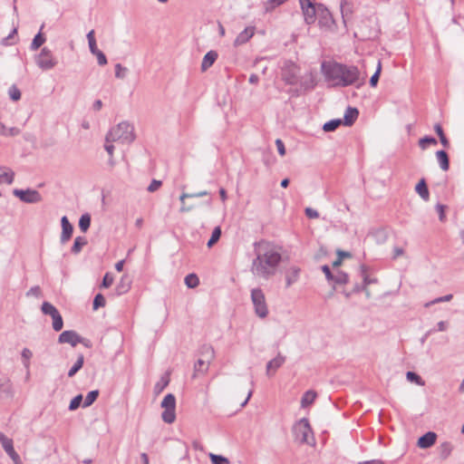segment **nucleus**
Returning a JSON list of instances; mask_svg holds the SVG:
<instances>
[{"label": "nucleus", "instance_id": "nucleus-1", "mask_svg": "<svg viewBox=\"0 0 464 464\" xmlns=\"http://www.w3.org/2000/svg\"><path fill=\"white\" fill-rule=\"evenodd\" d=\"M256 258L252 261L251 272L255 276L269 279L277 270L281 262V254L277 248L267 243L255 244Z\"/></svg>", "mask_w": 464, "mask_h": 464}, {"label": "nucleus", "instance_id": "nucleus-2", "mask_svg": "<svg viewBox=\"0 0 464 464\" xmlns=\"http://www.w3.org/2000/svg\"><path fill=\"white\" fill-rule=\"evenodd\" d=\"M322 72L325 81L333 87L354 85L356 88H360L365 82V76H361L359 69L353 65L324 63Z\"/></svg>", "mask_w": 464, "mask_h": 464}, {"label": "nucleus", "instance_id": "nucleus-3", "mask_svg": "<svg viewBox=\"0 0 464 464\" xmlns=\"http://www.w3.org/2000/svg\"><path fill=\"white\" fill-rule=\"evenodd\" d=\"M135 140L134 128L127 121H122L112 127L106 134L105 140L130 144Z\"/></svg>", "mask_w": 464, "mask_h": 464}, {"label": "nucleus", "instance_id": "nucleus-4", "mask_svg": "<svg viewBox=\"0 0 464 464\" xmlns=\"http://www.w3.org/2000/svg\"><path fill=\"white\" fill-rule=\"evenodd\" d=\"M293 432L297 442L308 445L314 443L312 429L307 419L304 418L296 422L294 425Z\"/></svg>", "mask_w": 464, "mask_h": 464}, {"label": "nucleus", "instance_id": "nucleus-5", "mask_svg": "<svg viewBox=\"0 0 464 464\" xmlns=\"http://www.w3.org/2000/svg\"><path fill=\"white\" fill-rule=\"evenodd\" d=\"M251 301L256 316L262 319L266 318L268 314V307L263 290L260 288L252 289Z\"/></svg>", "mask_w": 464, "mask_h": 464}, {"label": "nucleus", "instance_id": "nucleus-6", "mask_svg": "<svg viewBox=\"0 0 464 464\" xmlns=\"http://www.w3.org/2000/svg\"><path fill=\"white\" fill-rule=\"evenodd\" d=\"M34 61L36 65L43 71L52 70L58 64L57 58L47 47L41 49L40 53L35 55Z\"/></svg>", "mask_w": 464, "mask_h": 464}, {"label": "nucleus", "instance_id": "nucleus-7", "mask_svg": "<svg viewBox=\"0 0 464 464\" xmlns=\"http://www.w3.org/2000/svg\"><path fill=\"white\" fill-rule=\"evenodd\" d=\"M160 406L164 411L161 419L165 423L171 424L176 420V398L172 393H168L162 400Z\"/></svg>", "mask_w": 464, "mask_h": 464}, {"label": "nucleus", "instance_id": "nucleus-8", "mask_svg": "<svg viewBox=\"0 0 464 464\" xmlns=\"http://www.w3.org/2000/svg\"><path fill=\"white\" fill-rule=\"evenodd\" d=\"M214 349L210 345H204L201 348V355L204 358L198 359L194 365V377L198 373H205L208 372L209 363L214 358Z\"/></svg>", "mask_w": 464, "mask_h": 464}, {"label": "nucleus", "instance_id": "nucleus-9", "mask_svg": "<svg viewBox=\"0 0 464 464\" xmlns=\"http://www.w3.org/2000/svg\"><path fill=\"white\" fill-rule=\"evenodd\" d=\"M298 73V66L291 62L285 63L282 69V78L287 84L290 85H295L299 82Z\"/></svg>", "mask_w": 464, "mask_h": 464}, {"label": "nucleus", "instance_id": "nucleus-10", "mask_svg": "<svg viewBox=\"0 0 464 464\" xmlns=\"http://www.w3.org/2000/svg\"><path fill=\"white\" fill-rule=\"evenodd\" d=\"M13 194L17 197L21 201L25 203H38L42 200L41 194L35 189H18L15 188L13 191Z\"/></svg>", "mask_w": 464, "mask_h": 464}, {"label": "nucleus", "instance_id": "nucleus-11", "mask_svg": "<svg viewBox=\"0 0 464 464\" xmlns=\"http://www.w3.org/2000/svg\"><path fill=\"white\" fill-rule=\"evenodd\" d=\"M301 8L303 11L304 22L307 24H312L315 21V15L318 12L315 6L310 0H300Z\"/></svg>", "mask_w": 464, "mask_h": 464}, {"label": "nucleus", "instance_id": "nucleus-12", "mask_svg": "<svg viewBox=\"0 0 464 464\" xmlns=\"http://www.w3.org/2000/svg\"><path fill=\"white\" fill-rule=\"evenodd\" d=\"M60 343H69L72 346H76L78 343H83V339L74 331H64L58 338Z\"/></svg>", "mask_w": 464, "mask_h": 464}, {"label": "nucleus", "instance_id": "nucleus-13", "mask_svg": "<svg viewBox=\"0 0 464 464\" xmlns=\"http://www.w3.org/2000/svg\"><path fill=\"white\" fill-rule=\"evenodd\" d=\"M285 362V357L278 354L276 357L269 361L266 364V375L271 377Z\"/></svg>", "mask_w": 464, "mask_h": 464}, {"label": "nucleus", "instance_id": "nucleus-14", "mask_svg": "<svg viewBox=\"0 0 464 464\" xmlns=\"http://www.w3.org/2000/svg\"><path fill=\"white\" fill-rule=\"evenodd\" d=\"M361 275H362V287L356 286L354 290L356 292L365 291L366 295L369 297L370 296V292L367 290V286L372 285V284L377 283V279L374 278V277L372 278V277H370L368 276L367 271H366V267L364 266H361Z\"/></svg>", "mask_w": 464, "mask_h": 464}, {"label": "nucleus", "instance_id": "nucleus-15", "mask_svg": "<svg viewBox=\"0 0 464 464\" xmlns=\"http://www.w3.org/2000/svg\"><path fill=\"white\" fill-rule=\"evenodd\" d=\"M62 225V234H61V242L63 244L66 243L72 237L73 227L69 222L67 217L63 216L61 219Z\"/></svg>", "mask_w": 464, "mask_h": 464}, {"label": "nucleus", "instance_id": "nucleus-16", "mask_svg": "<svg viewBox=\"0 0 464 464\" xmlns=\"http://www.w3.org/2000/svg\"><path fill=\"white\" fill-rule=\"evenodd\" d=\"M301 269L295 266H290L285 272V287H290L296 283L300 276Z\"/></svg>", "mask_w": 464, "mask_h": 464}, {"label": "nucleus", "instance_id": "nucleus-17", "mask_svg": "<svg viewBox=\"0 0 464 464\" xmlns=\"http://www.w3.org/2000/svg\"><path fill=\"white\" fill-rule=\"evenodd\" d=\"M255 34L254 27H246L244 31H242L235 39L234 45L239 46L249 41L250 38L253 37Z\"/></svg>", "mask_w": 464, "mask_h": 464}, {"label": "nucleus", "instance_id": "nucleus-18", "mask_svg": "<svg viewBox=\"0 0 464 464\" xmlns=\"http://www.w3.org/2000/svg\"><path fill=\"white\" fill-rule=\"evenodd\" d=\"M436 438L437 435L434 432L429 431L419 439L418 446L421 449L430 448L435 443Z\"/></svg>", "mask_w": 464, "mask_h": 464}, {"label": "nucleus", "instance_id": "nucleus-19", "mask_svg": "<svg viewBox=\"0 0 464 464\" xmlns=\"http://www.w3.org/2000/svg\"><path fill=\"white\" fill-rule=\"evenodd\" d=\"M218 53L216 51L208 52L203 57V61L201 63V70L203 72L207 71L209 67L213 65V63L218 59Z\"/></svg>", "mask_w": 464, "mask_h": 464}, {"label": "nucleus", "instance_id": "nucleus-20", "mask_svg": "<svg viewBox=\"0 0 464 464\" xmlns=\"http://www.w3.org/2000/svg\"><path fill=\"white\" fill-rule=\"evenodd\" d=\"M319 13V24L322 26H330L333 23L332 14L328 9L323 8L321 6L318 7Z\"/></svg>", "mask_w": 464, "mask_h": 464}, {"label": "nucleus", "instance_id": "nucleus-21", "mask_svg": "<svg viewBox=\"0 0 464 464\" xmlns=\"http://www.w3.org/2000/svg\"><path fill=\"white\" fill-rule=\"evenodd\" d=\"M359 114L356 108L348 107L344 112L343 124L345 126H351L355 121Z\"/></svg>", "mask_w": 464, "mask_h": 464}, {"label": "nucleus", "instance_id": "nucleus-22", "mask_svg": "<svg viewBox=\"0 0 464 464\" xmlns=\"http://www.w3.org/2000/svg\"><path fill=\"white\" fill-rule=\"evenodd\" d=\"M436 158L440 169L443 171H447L450 169L449 156L445 150H438L436 152Z\"/></svg>", "mask_w": 464, "mask_h": 464}, {"label": "nucleus", "instance_id": "nucleus-23", "mask_svg": "<svg viewBox=\"0 0 464 464\" xmlns=\"http://www.w3.org/2000/svg\"><path fill=\"white\" fill-rule=\"evenodd\" d=\"M416 192L425 201L429 200L430 193L424 179H421L415 187Z\"/></svg>", "mask_w": 464, "mask_h": 464}, {"label": "nucleus", "instance_id": "nucleus-24", "mask_svg": "<svg viewBox=\"0 0 464 464\" xmlns=\"http://www.w3.org/2000/svg\"><path fill=\"white\" fill-rule=\"evenodd\" d=\"M301 86L304 90H311L315 86V79L312 72H308L301 78Z\"/></svg>", "mask_w": 464, "mask_h": 464}, {"label": "nucleus", "instance_id": "nucleus-25", "mask_svg": "<svg viewBox=\"0 0 464 464\" xmlns=\"http://www.w3.org/2000/svg\"><path fill=\"white\" fill-rule=\"evenodd\" d=\"M33 357V352L28 348H24L21 353L22 362L24 369L27 372V377L29 376V370L31 364V359Z\"/></svg>", "mask_w": 464, "mask_h": 464}, {"label": "nucleus", "instance_id": "nucleus-26", "mask_svg": "<svg viewBox=\"0 0 464 464\" xmlns=\"http://www.w3.org/2000/svg\"><path fill=\"white\" fill-rule=\"evenodd\" d=\"M169 374H164L161 376L160 380L154 386V393L156 395L161 393L163 390L169 385Z\"/></svg>", "mask_w": 464, "mask_h": 464}, {"label": "nucleus", "instance_id": "nucleus-27", "mask_svg": "<svg viewBox=\"0 0 464 464\" xmlns=\"http://www.w3.org/2000/svg\"><path fill=\"white\" fill-rule=\"evenodd\" d=\"M316 398V392L314 391H307L302 397L301 406L302 408H306L311 405Z\"/></svg>", "mask_w": 464, "mask_h": 464}, {"label": "nucleus", "instance_id": "nucleus-28", "mask_svg": "<svg viewBox=\"0 0 464 464\" xmlns=\"http://www.w3.org/2000/svg\"><path fill=\"white\" fill-rule=\"evenodd\" d=\"M87 245V239L84 237H77L74 239V243L72 246V253L73 254H79L82 251V248Z\"/></svg>", "mask_w": 464, "mask_h": 464}, {"label": "nucleus", "instance_id": "nucleus-29", "mask_svg": "<svg viewBox=\"0 0 464 464\" xmlns=\"http://www.w3.org/2000/svg\"><path fill=\"white\" fill-rule=\"evenodd\" d=\"M453 446L450 442L445 441L440 446V456L442 459H446L451 454Z\"/></svg>", "mask_w": 464, "mask_h": 464}, {"label": "nucleus", "instance_id": "nucleus-30", "mask_svg": "<svg viewBox=\"0 0 464 464\" xmlns=\"http://www.w3.org/2000/svg\"><path fill=\"white\" fill-rule=\"evenodd\" d=\"M83 362H84V356H83V354H80L78 356L76 362L72 365V367L69 370L68 376L69 377L74 376L77 373V372L80 371V369L82 367Z\"/></svg>", "mask_w": 464, "mask_h": 464}, {"label": "nucleus", "instance_id": "nucleus-31", "mask_svg": "<svg viewBox=\"0 0 464 464\" xmlns=\"http://www.w3.org/2000/svg\"><path fill=\"white\" fill-rule=\"evenodd\" d=\"M288 0H267L264 3V9L266 13L272 12L277 6L285 4Z\"/></svg>", "mask_w": 464, "mask_h": 464}, {"label": "nucleus", "instance_id": "nucleus-32", "mask_svg": "<svg viewBox=\"0 0 464 464\" xmlns=\"http://www.w3.org/2000/svg\"><path fill=\"white\" fill-rule=\"evenodd\" d=\"M45 37L42 34L41 32H39L33 39L30 49L32 51H36L39 49L45 42Z\"/></svg>", "mask_w": 464, "mask_h": 464}, {"label": "nucleus", "instance_id": "nucleus-33", "mask_svg": "<svg viewBox=\"0 0 464 464\" xmlns=\"http://www.w3.org/2000/svg\"><path fill=\"white\" fill-rule=\"evenodd\" d=\"M434 130L438 134V136L440 138V141L443 145V147L449 148L450 147V141L447 139V137L445 136L443 129L440 126V124H439V123L435 124L434 125Z\"/></svg>", "mask_w": 464, "mask_h": 464}, {"label": "nucleus", "instance_id": "nucleus-34", "mask_svg": "<svg viewBox=\"0 0 464 464\" xmlns=\"http://www.w3.org/2000/svg\"><path fill=\"white\" fill-rule=\"evenodd\" d=\"M130 288V283L128 280V277L126 276H123L118 284L116 290L119 295L124 294L129 291Z\"/></svg>", "mask_w": 464, "mask_h": 464}, {"label": "nucleus", "instance_id": "nucleus-35", "mask_svg": "<svg viewBox=\"0 0 464 464\" xmlns=\"http://www.w3.org/2000/svg\"><path fill=\"white\" fill-rule=\"evenodd\" d=\"M98 396H99L98 390H93V391H91L90 392H88L83 401L82 407L87 408V407L91 406L96 401Z\"/></svg>", "mask_w": 464, "mask_h": 464}, {"label": "nucleus", "instance_id": "nucleus-36", "mask_svg": "<svg viewBox=\"0 0 464 464\" xmlns=\"http://www.w3.org/2000/svg\"><path fill=\"white\" fill-rule=\"evenodd\" d=\"M438 142H437V140L433 137H430V136H425L421 139L419 140V147L422 150H425L429 145H436Z\"/></svg>", "mask_w": 464, "mask_h": 464}, {"label": "nucleus", "instance_id": "nucleus-37", "mask_svg": "<svg viewBox=\"0 0 464 464\" xmlns=\"http://www.w3.org/2000/svg\"><path fill=\"white\" fill-rule=\"evenodd\" d=\"M342 123V120L335 119L325 122L323 126V130L326 132L335 130Z\"/></svg>", "mask_w": 464, "mask_h": 464}, {"label": "nucleus", "instance_id": "nucleus-38", "mask_svg": "<svg viewBox=\"0 0 464 464\" xmlns=\"http://www.w3.org/2000/svg\"><path fill=\"white\" fill-rule=\"evenodd\" d=\"M20 130L17 128H9L7 129L4 123L0 122V135L3 136H16L18 135Z\"/></svg>", "mask_w": 464, "mask_h": 464}, {"label": "nucleus", "instance_id": "nucleus-39", "mask_svg": "<svg viewBox=\"0 0 464 464\" xmlns=\"http://www.w3.org/2000/svg\"><path fill=\"white\" fill-rule=\"evenodd\" d=\"M14 179V172L12 170L5 171L0 174V185L6 183L11 185Z\"/></svg>", "mask_w": 464, "mask_h": 464}, {"label": "nucleus", "instance_id": "nucleus-40", "mask_svg": "<svg viewBox=\"0 0 464 464\" xmlns=\"http://www.w3.org/2000/svg\"><path fill=\"white\" fill-rule=\"evenodd\" d=\"M0 442L5 451L7 453L14 449L13 440L7 438L4 433L0 432Z\"/></svg>", "mask_w": 464, "mask_h": 464}, {"label": "nucleus", "instance_id": "nucleus-41", "mask_svg": "<svg viewBox=\"0 0 464 464\" xmlns=\"http://www.w3.org/2000/svg\"><path fill=\"white\" fill-rule=\"evenodd\" d=\"M185 284L188 288H195L199 284V279L195 274H189L185 277Z\"/></svg>", "mask_w": 464, "mask_h": 464}, {"label": "nucleus", "instance_id": "nucleus-42", "mask_svg": "<svg viewBox=\"0 0 464 464\" xmlns=\"http://www.w3.org/2000/svg\"><path fill=\"white\" fill-rule=\"evenodd\" d=\"M91 225V217L89 214H83L80 218L79 227L82 232H86Z\"/></svg>", "mask_w": 464, "mask_h": 464}, {"label": "nucleus", "instance_id": "nucleus-43", "mask_svg": "<svg viewBox=\"0 0 464 464\" xmlns=\"http://www.w3.org/2000/svg\"><path fill=\"white\" fill-rule=\"evenodd\" d=\"M221 236V228L220 227H216L212 231L211 237L209 238L207 246L208 247H212L220 238Z\"/></svg>", "mask_w": 464, "mask_h": 464}, {"label": "nucleus", "instance_id": "nucleus-44", "mask_svg": "<svg viewBox=\"0 0 464 464\" xmlns=\"http://www.w3.org/2000/svg\"><path fill=\"white\" fill-rule=\"evenodd\" d=\"M208 457L212 464H230L229 459L224 456L209 453Z\"/></svg>", "mask_w": 464, "mask_h": 464}, {"label": "nucleus", "instance_id": "nucleus-45", "mask_svg": "<svg viewBox=\"0 0 464 464\" xmlns=\"http://www.w3.org/2000/svg\"><path fill=\"white\" fill-rule=\"evenodd\" d=\"M42 312L44 314H49L52 317L55 315L58 312V310L49 302H44L42 304Z\"/></svg>", "mask_w": 464, "mask_h": 464}, {"label": "nucleus", "instance_id": "nucleus-46", "mask_svg": "<svg viewBox=\"0 0 464 464\" xmlns=\"http://www.w3.org/2000/svg\"><path fill=\"white\" fill-rule=\"evenodd\" d=\"M16 34H17V27H14L12 32L6 37H4L1 40V44L4 46H8V45H12V44H15V41L12 42V40L14 39V36Z\"/></svg>", "mask_w": 464, "mask_h": 464}, {"label": "nucleus", "instance_id": "nucleus-47", "mask_svg": "<svg viewBox=\"0 0 464 464\" xmlns=\"http://www.w3.org/2000/svg\"><path fill=\"white\" fill-rule=\"evenodd\" d=\"M16 34H17V27H14L12 32L6 37H4L1 40V44L4 46H8V45H12V44H15V41L12 42V40L14 39V36Z\"/></svg>", "mask_w": 464, "mask_h": 464}, {"label": "nucleus", "instance_id": "nucleus-48", "mask_svg": "<svg viewBox=\"0 0 464 464\" xmlns=\"http://www.w3.org/2000/svg\"><path fill=\"white\" fill-rule=\"evenodd\" d=\"M205 196H209V193L207 190L199 191L197 193H182L179 196V200L183 201V199L192 198H200V197H205Z\"/></svg>", "mask_w": 464, "mask_h": 464}, {"label": "nucleus", "instance_id": "nucleus-49", "mask_svg": "<svg viewBox=\"0 0 464 464\" xmlns=\"http://www.w3.org/2000/svg\"><path fill=\"white\" fill-rule=\"evenodd\" d=\"M53 319V328L54 331L58 332L62 330L63 326V321L60 314V313H57L55 315L52 317Z\"/></svg>", "mask_w": 464, "mask_h": 464}, {"label": "nucleus", "instance_id": "nucleus-50", "mask_svg": "<svg viewBox=\"0 0 464 464\" xmlns=\"http://www.w3.org/2000/svg\"><path fill=\"white\" fill-rule=\"evenodd\" d=\"M381 71H382V63H381V61H378L376 72L373 73V75L370 79V84L372 87H375L377 85Z\"/></svg>", "mask_w": 464, "mask_h": 464}, {"label": "nucleus", "instance_id": "nucleus-51", "mask_svg": "<svg viewBox=\"0 0 464 464\" xmlns=\"http://www.w3.org/2000/svg\"><path fill=\"white\" fill-rule=\"evenodd\" d=\"M333 281L338 285H343L348 282V275L343 272H338L335 276H334Z\"/></svg>", "mask_w": 464, "mask_h": 464}, {"label": "nucleus", "instance_id": "nucleus-52", "mask_svg": "<svg viewBox=\"0 0 464 464\" xmlns=\"http://www.w3.org/2000/svg\"><path fill=\"white\" fill-rule=\"evenodd\" d=\"M128 69L122 66L121 63L115 65V76L119 79H124L127 75Z\"/></svg>", "mask_w": 464, "mask_h": 464}, {"label": "nucleus", "instance_id": "nucleus-53", "mask_svg": "<svg viewBox=\"0 0 464 464\" xmlns=\"http://www.w3.org/2000/svg\"><path fill=\"white\" fill-rule=\"evenodd\" d=\"M8 94L10 99L15 102L19 101L21 98V92L15 85L9 88Z\"/></svg>", "mask_w": 464, "mask_h": 464}, {"label": "nucleus", "instance_id": "nucleus-54", "mask_svg": "<svg viewBox=\"0 0 464 464\" xmlns=\"http://www.w3.org/2000/svg\"><path fill=\"white\" fill-rule=\"evenodd\" d=\"M105 298L102 294H97L93 300V309L97 310L100 307L105 306Z\"/></svg>", "mask_w": 464, "mask_h": 464}, {"label": "nucleus", "instance_id": "nucleus-55", "mask_svg": "<svg viewBox=\"0 0 464 464\" xmlns=\"http://www.w3.org/2000/svg\"><path fill=\"white\" fill-rule=\"evenodd\" d=\"M406 378L410 382H414L419 385H424V382L421 380V378L413 372H408L406 373Z\"/></svg>", "mask_w": 464, "mask_h": 464}, {"label": "nucleus", "instance_id": "nucleus-56", "mask_svg": "<svg viewBox=\"0 0 464 464\" xmlns=\"http://www.w3.org/2000/svg\"><path fill=\"white\" fill-rule=\"evenodd\" d=\"M82 401V394H79L77 396H75L70 402V405H69V410L70 411H75L76 409L79 408V406L81 405V402Z\"/></svg>", "mask_w": 464, "mask_h": 464}, {"label": "nucleus", "instance_id": "nucleus-57", "mask_svg": "<svg viewBox=\"0 0 464 464\" xmlns=\"http://www.w3.org/2000/svg\"><path fill=\"white\" fill-rule=\"evenodd\" d=\"M452 297H453V295L451 294L446 295L441 297H438V298L432 300L431 302L426 304V306H430V304H438V303H441V302H450L452 299Z\"/></svg>", "mask_w": 464, "mask_h": 464}, {"label": "nucleus", "instance_id": "nucleus-58", "mask_svg": "<svg viewBox=\"0 0 464 464\" xmlns=\"http://www.w3.org/2000/svg\"><path fill=\"white\" fill-rule=\"evenodd\" d=\"M113 276L110 273H106L103 276L102 286L108 288L110 287L113 283Z\"/></svg>", "mask_w": 464, "mask_h": 464}, {"label": "nucleus", "instance_id": "nucleus-59", "mask_svg": "<svg viewBox=\"0 0 464 464\" xmlns=\"http://www.w3.org/2000/svg\"><path fill=\"white\" fill-rule=\"evenodd\" d=\"M42 295V291H41V288L39 286H33L31 287L27 293H26V296H35V297H40Z\"/></svg>", "mask_w": 464, "mask_h": 464}, {"label": "nucleus", "instance_id": "nucleus-60", "mask_svg": "<svg viewBox=\"0 0 464 464\" xmlns=\"http://www.w3.org/2000/svg\"><path fill=\"white\" fill-rule=\"evenodd\" d=\"M7 455L12 459L14 464H23L19 455L15 452L14 449L9 450V452H7Z\"/></svg>", "mask_w": 464, "mask_h": 464}, {"label": "nucleus", "instance_id": "nucleus-61", "mask_svg": "<svg viewBox=\"0 0 464 464\" xmlns=\"http://www.w3.org/2000/svg\"><path fill=\"white\" fill-rule=\"evenodd\" d=\"M161 184L162 183H161L160 180L153 179L150 182V184L149 185L147 189L150 192H154V191L158 190L160 188Z\"/></svg>", "mask_w": 464, "mask_h": 464}, {"label": "nucleus", "instance_id": "nucleus-62", "mask_svg": "<svg viewBox=\"0 0 464 464\" xmlns=\"http://www.w3.org/2000/svg\"><path fill=\"white\" fill-rule=\"evenodd\" d=\"M93 55L97 57V61L100 65H105L107 63V58L102 51H98L93 53Z\"/></svg>", "mask_w": 464, "mask_h": 464}, {"label": "nucleus", "instance_id": "nucleus-63", "mask_svg": "<svg viewBox=\"0 0 464 464\" xmlns=\"http://www.w3.org/2000/svg\"><path fill=\"white\" fill-rule=\"evenodd\" d=\"M445 206L444 205H441V204H437L436 206V209L439 213V218L440 221H444L445 220Z\"/></svg>", "mask_w": 464, "mask_h": 464}, {"label": "nucleus", "instance_id": "nucleus-64", "mask_svg": "<svg viewBox=\"0 0 464 464\" xmlns=\"http://www.w3.org/2000/svg\"><path fill=\"white\" fill-rule=\"evenodd\" d=\"M276 148H277L278 153H279L281 156H285V144H284V142H283L280 139H277V140H276Z\"/></svg>", "mask_w": 464, "mask_h": 464}]
</instances>
